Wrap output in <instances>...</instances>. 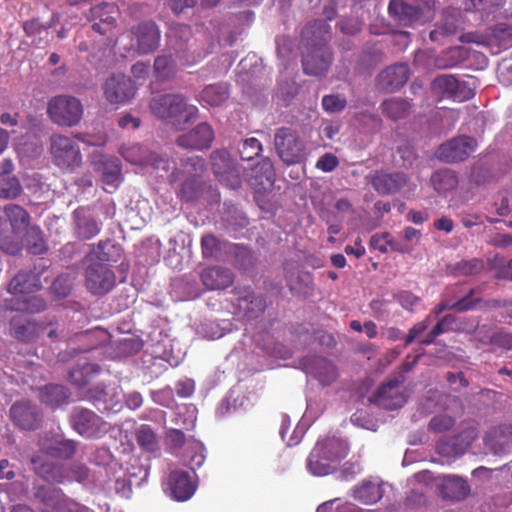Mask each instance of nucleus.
Here are the masks:
<instances>
[{
    "instance_id": "nucleus-1",
    "label": "nucleus",
    "mask_w": 512,
    "mask_h": 512,
    "mask_svg": "<svg viewBox=\"0 0 512 512\" xmlns=\"http://www.w3.org/2000/svg\"><path fill=\"white\" fill-rule=\"evenodd\" d=\"M77 449L74 440L67 439L60 434L40 441V448L31 458L33 470L41 478L48 482L63 483L67 479L62 465L49 460L48 457L69 459Z\"/></svg>"
},
{
    "instance_id": "nucleus-2",
    "label": "nucleus",
    "mask_w": 512,
    "mask_h": 512,
    "mask_svg": "<svg viewBox=\"0 0 512 512\" xmlns=\"http://www.w3.org/2000/svg\"><path fill=\"white\" fill-rule=\"evenodd\" d=\"M304 50L302 65L306 74L320 76L331 64V53L326 43L330 38V26L324 20H316L302 31Z\"/></svg>"
},
{
    "instance_id": "nucleus-3",
    "label": "nucleus",
    "mask_w": 512,
    "mask_h": 512,
    "mask_svg": "<svg viewBox=\"0 0 512 512\" xmlns=\"http://www.w3.org/2000/svg\"><path fill=\"white\" fill-rule=\"evenodd\" d=\"M150 110L157 118L166 120L171 125L180 128L195 119L198 108L189 104L181 94H163L155 96L150 101Z\"/></svg>"
},
{
    "instance_id": "nucleus-4",
    "label": "nucleus",
    "mask_w": 512,
    "mask_h": 512,
    "mask_svg": "<svg viewBox=\"0 0 512 512\" xmlns=\"http://www.w3.org/2000/svg\"><path fill=\"white\" fill-rule=\"evenodd\" d=\"M84 109L81 101L71 95H57L47 104V115L56 125L61 127H74L83 117Z\"/></svg>"
},
{
    "instance_id": "nucleus-5",
    "label": "nucleus",
    "mask_w": 512,
    "mask_h": 512,
    "mask_svg": "<svg viewBox=\"0 0 512 512\" xmlns=\"http://www.w3.org/2000/svg\"><path fill=\"white\" fill-rule=\"evenodd\" d=\"M419 4L410 5L403 0H391L388 6L389 15L403 26L424 24L433 17L436 0H418Z\"/></svg>"
},
{
    "instance_id": "nucleus-6",
    "label": "nucleus",
    "mask_w": 512,
    "mask_h": 512,
    "mask_svg": "<svg viewBox=\"0 0 512 512\" xmlns=\"http://www.w3.org/2000/svg\"><path fill=\"white\" fill-rule=\"evenodd\" d=\"M274 147L278 157L287 165L305 160L306 144L297 131L290 127H281L274 135Z\"/></svg>"
},
{
    "instance_id": "nucleus-7",
    "label": "nucleus",
    "mask_w": 512,
    "mask_h": 512,
    "mask_svg": "<svg viewBox=\"0 0 512 512\" xmlns=\"http://www.w3.org/2000/svg\"><path fill=\"white\" fill-rule=\"evenodd\" d=\"M50 152L55 165L61 168L74 169L82 161L77 142L68 136L55 134L50 138Z\"/></svg>"
},
{
    "instance_id": "nucleus-8",
    "label": "nucleus",
    "mask_w": 512,
    "mask_h": 512,
    "mask_svg": "<svg viewBox=\"0 0 512 512\" xmlns=\"http://www.w3.org/2000/svg\"><path fill=\"white\" fill-rule=\"evenodd\" d=\"M431 88L435 94L458 102L466 101L474 96V80H461L451 74H442L436 77Z\"/></svg>"
},
{
    "instance_id": "nucleus-9",
    "label": "nucleus",
    "mask_w": 512,
    "mask_h": 512,
    "mask_svg": "<svg viewBox=\"0 0 512 512\" xmlns=\"http://www.w3.org/2000/svg\"><path fill=\"white\" fill-rule=\"evenodd\" d=\"M126 39H130L131 50L147 54L158 48L160 31L153 22H144L132 28L129 34L121 36L118 41L124 44Z\"/></svg>"
},
{
    "instance_id": "nucleus-10",
    "label": "nucleus",
    "mask_w": 512,
    "mask_h": 512,
    "mask_svg": "<svg viewBox=\"0 0 512 512\" xmlns=\"http://www.w3.org/2000/svg\"><path fill=\"white\" fill-rule=\"evenodd\" d=\"M73 429L85 438H100L105 435L110 425L93 411L75 408L71 415Z\"/></svg>"
},
{
    "instance_id": "nucleus-11",
    "label": "nucleus",
    "mask_w": 512,
    "mask_h": 512,
    "mask_svg": "<svg viewBox=\"0 0 512 512\" xmlns=\"http://www.w3.org/2000/svg\"><path fill=\"white\" fill-rule=\"evenodd\" d=\"M88 261L89 264L85 271V284L87 289L97 295L107 293L116 283V277L113 271L104 262H92V259Z\"/></svg>"
},
{
    "instance_id": "nucleus-12",
    "label": "nucleus",
    "mask_w": 512,
    "mask_h": 512,
    "mask_svg": "<svg viewBox=\"0 0 512 512\" xmlns=\"http://www.w3.org/2000/svg\"><path fill=\"white\" fill-rule=\"evenodd\" d=\"M467 57L468 52L464 47L455 46L445 50L434 60L430 58L428 52L419 51L415 55L414 63L416 66L423 67L424 69H431L432 67L447 69L455 67L465 61Z\"/></svg>"
},
{
    "instance_id": "nucleus-13",
    "label": "nucleus",
    "mask_w": 512,
    "mask_h": 512,
    "mask_svg": "<svg viewBox=\"0 0 512 512\" xmlns=\"http://www.w3.org/2000/svg\"><path fill=\"white\" fill-rule=\"evenodd\" d=\"M104 96L110 104H125L136 94V86L124 74L111 75L103 85Z\"/></svg>"
},
{
    "instance_id": "nucleus-14",
    "label": "nucleus",
    "mask_w": 512,
    "mask_h": 512,
    "mask_svg": "<svg viewBox=\"0 0 512 512\" xmlns=\"http://www.w3.org/2000/svg\"><path fill=\"white\" fill-rule=\"evenodd\" d=\"M35 496L46 506L43 512H91L85 507L69 503L58 488L50 486L39 487Z\"/></svg>"
},
{
    "instance_id": "nucleus-15",
    "label": "nucleus",
    "mask_w": 512,
    "mask_h": 512,
    "mask_svg": "<svg viewBox=\"0 0 512 512\" xmlns=\"http://www.w3.org/2000/svg\"><path fill=\"white\" fill-rule=\"evenodd\" d=\"M211 164L215 176L225 186L236 189L240 186V173L233 164L226 150L215 151L211 154Z\"/></svg>"
},
{
    "instance_id": "nucleus-16",
    "label": "nucleus",
    "mask_w": 512,
    "mask_h": 512,
    "mask_svg": "<svg viewBox=\"0 0 512 512\" xmlns=\"http://www.w3.org/2000/svg\"><path fill=\"white\" fill-rule=\"evenodd\" d=\"M407 399L405 388L399 379L383 384L373 396V401L380 407L387 410H394L402 407Z\"/></svg>"
},
{
    "instance_id": "nucleus-17",
    "label": "nucleus",
    "mask_w": 512,
    "mask_h": 512,
    "mask_svg": "<svg viewBox=\"0 0 512 512\" xmlns=\"http://www.w3.org/2000/svg\"><path fill=\"white\" fill-rule=\"evenodd\" d=\"M476 149V141L468 136L456 137L437 150V157L446 162H456L466 159Z\"/></svg>"
},
{
    "instance_id": "nucleus-18",
    "label": "nucleus",
    "mask_w": 512,
    "mask_h": 512,
    "mask_svg": "<svg viewBox=\"0 0 512 512\" xmlns=\"http://www.w3.org/2000/svg\"><path fill=\"white\" fill-rule=\"evenodd\" d=\"M487 453L507 454L512 451V425H501L490 429L483 438Z\"/></svg>"
},
{
    "instance_id": "nucleus-19",
    "label": "nucleus",
    "mask_w": 512,
    "mask_h": 512,
    "mask_svg": "<svg viewBox=\"0 0 512 512\" xmlns=\"http://www.w3.org/2000/svg\"><path fill=\"white\" fill-rule=\"evenodd\" d=\"M302 366L308 376L317 379L323 386L330 385L338 376L335 365L322 357H307L303 359Z\"/></svg>"
},
{
    "instance_id": "nucleus-20",
    "label": "nucleus",
    "mask_w": 512,
    "mask_h": 512,
    "mask_svg": "<svg viewBox=\"0 0 512 512\" xmlns=\"http://www.w3.org/2000/svg\"><path fill=\"white\" fill-rule=\"evenodd\" d=\"M122 157L134 165H152L156 169H166L167 162L152 154L148 149L137 143L125 144L120 148Z\"/></svg>"
},
{
    "instance_id": "nucleus-21",
    "label": "nucleus",
    "mask_w": 512,
    "mask_h": 512,
    "mask_svg": "<svg viewBox=\"0 0 512 512\" xmlns=\"http://www.w3.org/2000/svg\"><path fill=\"white\" fill-rule=\"evenodd\" d=\"M214 140V131L207 123H200L177 139L180 147L194 150L207 149Z\"/></svg>"
},
{
    "instance_id": "nucleus-22",
    "label": "nucleus",
    "mask_w": 512,
    "mask_h": 512,
    "mask_svg": "<svg viewBox=\"0 0 512 512\" xmlns=\"http://www.w3.org/2000/svg\"><path fill=\"white\" fill-rule=\"evenodd\" d=\"M409 78V68L404 63L391 65L381 71L377 77V83L381 90L393 92L401 88Z\"/></svg>"
},
{
    "instance_id": "nucleus-23",
    "label": "nucleus",
    "mask_w": 512,
    "mask_h": 512,
    "mask_svg": "<svg viewBox=\"0 0 512 512\" xmlns=\"http://www.w3.org/2000/svg\"><path fill=\"white\" fill-rule=\"evenodd\" d=\"M94 169L101 175L104 189L111 193L121 182V164L115 157H106L93 163Z\"/></svg>"
},
{
    "instance_id": "nucleus-24",
    "label": "nucleus",
    "mask_w": 512,
    "mask_h": 512,
    "mask_svg": "<svg viewBox=\"0 0 512 512\" xmlns=\"http://www.w3.org/2000/svg\"><path fill=\"white\" fill-rule=\"evenodd\" d=\"M167 486L170 496L176 501L190 499L196 490V486L190 479L189 474L182 470H174L170 473Z\"/></svg>"
},
{
    "instance_id": "nucleus-25",
    "label": "nucleus",
    "mask_w": 512,
    "mask_h": 512,
    "mask_svg": "<svg viewBox=\"0 0 512 512\" xmlns=\"http://www.w3.org/2000/svg\"><path fill=\"white\" fill-rule=\"evenodd\" d=\"M370 177L372 186L380 194L396 193L407 184V177L398 172L387 173L377 171Z\"/></svg>"
},
{
    "instance_id": "nucleus-26",
    "label": "nucleus",
    "mask_w": 512,
    "mask_h": 512,
    "mask_svg": "<svg viewBox=\"0 0 512 512\" xmlns=\"http://www.w3.org/2000/svg\"><path fill=\"white\" fill-rule=\"evenodd\" d=\"M118 9L114 4L103 3L91 9V18L94 21L93 29L100 34H106L114 26Z\"/></svg>"
},
{
    "instance_id": "nucleus-27",
    "label": "nucleus",
    "mask_w": 512,
    "mask_h": 512,
    "mask_svg": "<svg viewBox=\"0 0 512 512\" xmlns=\"http://www.w3.org/2000/svg\"><path fill=\"white\" fill-rule=\"evenodd\" d=\"M13 422L24 430H32L38 422V412L35 405L28 402L15 403L10 408Z\"/></svg>"
},
{
    "instance_id": "nucleus-28",
    "label": "nucleus",
    "mask_w": 512,
    "mask_h": 512,
    "mask_svg": "<svg viewBox=\"0 0 512 512\" xmlns=\"http://www.w3.org/2000/svg\"><path fill=\"white\" fill-rule=\"evenodd\" d=\"M11 333L21 341H32L45 328L35 320L28 319L22 315L15 316L11 320Z\"/></svg>"
},
{
    "instance_id": "nucleus-29",
    "label": "nucleus",
    "mask_w": 512,
    "mask_h": 512,
    "mask_svg": "<svg viewBox=\"0 0 512 512\" xmlns=\"http://www.w3.org/2000/svg\"><path fill=\"white\" fill-rule=\"evenodd\" d=\"M382 483L373 478L364 480L353 488V497L363 504H373L383 497Z\"/></svg>"
},
{
    "instance_id": "nucleus-30",
    "label": "nucleus",
    "mask_w": 512,
    "mask_h": 512,
    "mask_svg": "<svg viewBox=\"0 0 512 512\" xmlns=\"http://www.w3.org/2000/svg\"><path fill=\"white\" fill-rule=\"evenodd\" d=\"M316 445H321V452H323L327 459L335 458L332 460L336 467L348 454L347 441L337 436H328L320 439Z\"/></svg>"
},
{
    "instance_id": "nucleus-31",
    "label": "nucleus",
    "mask_w": 512,
    "mask_h": 512,
    "mask_svg": "<svg viewBox=\"0 0 512 512\" xmlns=\"http://www.w3.org/2000/svg\"><path fill=\"white\" fill-rule=\"evenodd\" d=\"M201 279L203 284L210 290L223 289L232 284L233 274L226 268L211 267L202 272Z\"/></svg>"
},
{
    "instance_id": "nucleus-32",
    "label": "nucleus",
    "mask_w": 512,
    "mask_h": 512,
    "mask_svg": "<svg viewBox=\"0 0 512 512\" xmlns=\"http://www.w3.org/2000/svg\"><path fill=\"white\" fill-rule=\"evenodd\" d=\"M332 459H327L321 452V445H315L307 459V469L315 476L328 475L337 468Z\"/></svg>"
},
{
    "instance_id": "nucleus-33",
    "label": "nucleus",
    "mask_w": 512,
    "mask_h": 512,
    "mask_svg": "<svg viewBox=\"0 0 512 512\" xmlns=\"http://www.w3.org/2000/svg\"><path fill=\"white\" fill-rule=\"evenodd\" d=\"M39 277L31 272H19L9 283L8 291L11 294H28L40 289Z\"/></svg>"
},
{
    "instance_id": "nucleus-34",
    "label": "nucleus",
    "mask_w": 512,
    "mask_h": 512,
    "mask_svg": "<svg viewBox=\"0 0 512 512\" xmlns=\"http://www.w3.org/2000/svg\"><path fill=\"white\" fill-rule=\"evenodd\" d=\"M275 180V170L269 159H264L258 163L252 171V185L259 186L261 189H269Z\"/></svg>"
},
{
    "instance_id": "nucleus-35",
    "label": "nucleus",
    "mask_w": 512,
    "mask_h": 512,
    "mask_svg": "<svg viewBox=\"0 0 512 512\" xmlns=\"http://www.w3.org/2000/svg\"><path fill=\"white\" fill-rule=\"evenodd\" d=\"M381 108L383 114L392 120L404 118L409 115L411 111V105L407 100L396 97L383 101Z\"/></svg>"
},
{
    "instance_id": "nucleus-36",
    "label": "nucleus",
    "mask_w": 512,
    "mask_h": 512,
    "mask_svg": "<svg viewBox=\"0 0 512 512\" xmlns=\"http://www.w3.org/2000/svg\"><path fill=\"white\" fill-rule=\"evenodd\" d=\"M39 397L45 405L55 407L64 403L68 399L69 393L61 385H47L40 389Z\"/></svg>"
},
{
    "instance_id": "nucleus-37",
    "label": "nucleus",
    "mask_w": 512,
    "mask_h": 512,
    "mask_svg": "<svg viewBox=\"0 0 512 512\" xmlns=\"http://www.w3.org/2000/svg\"><path fill=\"white\" fill-rule=\"evenodd\" d=\"M228 97L229 89L225 83L208 85L201 93V99L211 106L222 105Z\"/></svg>"
},
{
    "instance_id": "nucleus-38",
    "label": "nucleus",
    "mask_w": 512,
    "mask_h": 512,
    "mask_svg": "<svg viewBox=\"0 0 512 512\" xmlns=\"http://www.w3.org/2000/svg\"><path fill=\"white\" fill-rule=\"evenodd\" d=\"M370 245L373 249L381 253H386L389 250L401 254L408 252L410 249L399 245V241L393 239L389 233L375 234L370 239Z\"/></svg>"
},
{
    "instance_id": "nucleus-39",
    "label": "nucleus",
    "mask_w": 512,
    "mask_h": 512,
    "mask_svg": "<svg viewBox=\"0 0 512 512\" xmlns=\"http://www.w3.org/2000/svg\"><path fill=\"white\" fill-rule=\"evenodd\" d=\"M107 339L108 334L106 331L100 328L88 330L76 336V342H79L83 345V347L80 349L81 351L97 348L99 345L106 342Z\"/></svg>"
},
{
    "instance_id": "nucleus-40",
    "label": "nucleus",
    "mask_w": 512,
    "mask_h": 512,
    "mask_svg": "<svg viewBox=\"0 0 512 512\" xmlns=\"http://www.w3.org/2000/svg\"><path fill=\"white\" fill-rule=\"evenodd\" d=\"M4 213L14 231L24 230L29 224L28 213L18 205L10 204L5 206Z\"/></svg>"
},
{
    "instance_id": "nucleus-41",
    "label": "nucleus",
    "mask_w": 512,
    "mask_h": 512,
    "mask_svg": "<svg viewBox=\"0 0 512 512\" xmlns=\"http://www.w3.org/2000/svg\"><path fill=\"white\" fill-rule=\"evenodd\" d=\"M81 214V210L75 211L77 234L82 239H91L100 232V224L96 220Z\"/></svg>"
},
{
    "instance_id": "nucleus-42",
    "label": "nucleus",
    "mask_w": 512,
    "mask_h": 512,
    "mask_svg": "<svg viewBox=\"0 0 512 512\" xmlns=\"http://www.w3.org/2000/svg\"><path fill=\"white\" fill-rule=\"evenodd\" d=\"M431 183L437 192L442 193L454 189L458 184V180L453 171L444 169L436 171L431 176Z\"/></svg>"
},
{
    "instance_id": "nucleus-43",
    "label": "nucleus",
    "mask_w": 512,
    "mask_h": 512,
    "mask_svg": "<svg viewBox=\"0 0 512 512\" xmlns=\"http://www.w3.org/2000/svg\"><path fill=\"white\" fill-rule=\"evenodd\" d=\"M100 372V367L94 363H86L70 372L71 382L79 387L86 385L90 379Z\"/></svg>"
},
{
    "instance_id": "nucleus-44",
    "label": "nucleus",
    "mask_w": 512,
    "mask_h": 512,
    "mask_svg": "<svg viewBox=\"0 0 512 512\" xmlns=\"http://www.w3.org/2000/svg\"><path fill=\"white\" fill-rule=\"evenodd\" d=\"M239 308L244 311L248 318H255L265 309V302L260 296L248 294L239 299Z\"/></svg>"
},
{
    "instance_id": "nucleus-45",
    "label": "nucleus",
    "mask_w": 512,
    "mask_h": 512,
    "mask_svg": "<svg viewBox=\"0 0 512 512\" xmlns=\"http://www.w3.org/2000/svg\"><path fill=\"white\" fill-rule=\"evenodd\" d=\"M447 496L454 499H462L469 493L467 482L458 476H447L444 480Z\"/></svg>"
},
{
    "instance_id": "nucleus-46",
    "label": "nucleus",
    "mask_w": 512,
    "mask_h": 512,
    "mask_svg": "<svg viewBox=\"0 0 512 512\" xmlns=\"http://www.w3.org/2000/svg\"><path fill=\"white\" fill-rule=\"evenodd\" d=\"M138 444L147 452H155L158 449V440L149 425H141L136 431Z\"/></svg>"
},
{
    "instance_id": "nucleus-47",
    "label": "nucleus",
    "mask_w": 512,
    "mask_h": 512,
    "mask_svg": "<svg viewBox=\"0 0 512 512\" xmlns=\"http://www.w3.org/2000/svg\"><path fill=\"white\" fill-rule=\"evenodd\" d=\"M507 0H466L467 10H477L487 15L503 7Z\"/></svg>"
},
{
    "instance_id": "nucleus-48",
    "label": "nucleus",
    "mask_w": 512,
    "mask_h": 512,
    "mask_svg": "<svg viewBox=\"0 0 512 512\" xmlns=\"http://www.w3.org/2000/svg\"><path fill=\"white\" fill-rule=\"evenodd\" d=\"M154 73L159 80H167L175 73V63L168 56H158L154 62Z\"/></svg>"
},
{
    "instance_id": "nucleus-49",
    "label": "nucleus",
    "mask_w": 512,
    "mask_h": 512,
    "mask_svg": "<svg viewBox=\"0 0 512 512\" xmlns=\"http://www.w3.org/2000/svg\"><path fill=\"white\" fill-rule=\"evenodd\" d=\"M477 432L474 428H469L461 432L452 440L453 451L455 454L464 453L471 443L475 440Z\"/></svg>"
},
{
    "instance_id": "nucleus-50",
    "label": "nucleus",
    "mask_w": 512,
    "mask_h": 512,
    "mask_svg": "<svg viewBox=\"0 0 512 512\" xmlns=\"http://www.w3.org/2000/svg\"><path fill=\"white\" fill-rule=\"evenodd\" d=\"M262 151V145L258 139L252 137L245 139L239 146V154L242 160L250 161Z\"/></svg>"
},
{
    "instance_id": "nucleus-51",
    "label": "nucleus",
    "mask_w": 512,
    "mask_h": 512,
    "mask_svg": "<svg viewBox=\"0 0 512 512\" xmlns=\"http://www.w3.org/2000/svg\"><path fill=\"white\" fill-rule=\"evenodd\" d=\"M21 192V186L15 177L0 176V197L15 198Z\"/></svg>"
},
{
    "instance_id": "nucleus-52",
    "label": "nucleus",
    "mask_w": 512,
    "mask_h": 512,
    "mask_svg": "<svg viewBox=\"0 0 512 512\" xmlns=\"http://www.w3.org/2000/svg\"><path fill=\"white\" fill-rule=\"evenodd\" d=\"M483 268L482 261L478 259L466 260L457 263L451 273L454 275H472L478 273Z\"/></svg>"
},
{
    "instance_id": "nucleus-53",
    "label": "nucleus",
    "mask_w": 512,
    "mask_h": 512,
    "mask_svg": "<svg viewBox=\"0 0 512 512\" xmlns=\"http://www.w3.org/2000/svg\"><path fill=\"white\" fill-rule=\"evenodd\" d=\"M455 328V318L452 316H446L441 321L437 323V325L432 329L427 338L421 340V343L428 345L432 343V341L442 333L452 330Z\"/></svg>"
},
{
    "instance_id": "nucleus-54",
    "label": "nucleus",
    "mask_w": 512,
    "mask_h": 512,
    "mask_svg": "<svg viewBox=\"0 0 512 512\" xmlns=\"http://www.w3.org/2000/svg\"><path fill=\"white\" fill-rule=\"evenodd\" d=\"M347 101L341 95H325L322 99V106L329 113L341 112L346 107Z\"/></svg>"
},
{
    "instance_id": "nucleus-55",
    "label": "nucleus",
    "mask_w": 512,
    "mask_h": 512,
    "mask_svg": "<svg viewBox=\"0 0 512 512\" xmlns=\"http://www.w3.org/2000/svg\"><path fill=\"white\" fill-rule=\"evenodd\" d=\"M421 231L413 227H406L403 230V241H399L400 246L409 248L410 250L405 254L411 253L415 246L420 242Z\"/></svg>"
},
{
    "instance_id": "nucleus-56",
    "label": "nucleus",
    "mask_w": 512,
    "mask_h": 512,
    "mask_svg": "<svg viewBox=\"0 0 512 512\" xmlns=\"http://www.w3.org/2000/svg\"><path fill=\"white\" fill-rule=\"evenodd\" d=\"M46 304L44 300L38 296H23L21 306L17 309L23 310L29 313H35L43 310Z\"/></svg>"
},
{
    "instance_id": "nucleus-57",
    "label": "nucleus",
    "mask_w": 512,
    "mask_h": 512,
    "mask_svg": "<svg viewBox=\"0 0 512 512\" xmlns=\"http://www.w3.org/2000/svg\"><path fill=\"white\" fill-rule=\"evenodd\" d=\"M190 448L194 454L186 461V464L194 470L201 467L205 461L204 447L200 442H192Z\"/></svg>"
},
{
    "instance_id": "nucleus-58",
    "label": "nucleus",
    "mask_w": 512,
    "mask_h": 512,
    "mask_svg": "<svg viewBox=\"0 0 512 512\" xmlns=\"http://www.w3.org/2000/svg\"><path fill=\"white\" fill-rule=\"evenodd\" d=\"M455 423L454 417L443 414L433 417L430 421V428L435 432H444L450 429Z\"/></svg>"
},
{
    "instance_id": "nucleus-59",
    "label": "nucleus",
    "mask_w": 512,
    "mask_h": 512,
    "mask_svg": "<svg viewBox=\"0 0 512 512\" xmlns=\"http://www.w3.org/2000/svg\"><path fill=\"white\" fill-rule=\"evenodd\" d=\"M339 165V159L332 153H325L316 162L315 167L322 172H332Z\"/></svg>"
},
{
    "instance_id": "nucleus-60",
    "label": "nucleus",
    "mask_w": 512,
    "mask_h": 512,
    "mask_svg": "<svg viewBox=\"0 0 512 512\" xmlns=\"http://www.w3.org/2000/svg\"><path fill=\"white\" fill-rule=\"evenodd\" d=\"M27 242L33 254H41L46 250L45 243L37 229L30 230Z\"/></svg>"
},
{
    "instance_id": "nucleus-61",
    "label": "nucleus",
    "mask_w": 512,
    "mask_h": 512,
    "mask_svg": "<svg viewBox=\"0 0 512 512\" xmlns=\"http://www.w3.org/2000/svg\"><path fill=\"white\" fill-rule=\"evenodd\" d=\"M472 308V302L468 299H461L455 303H442L435 307L434 313L436 316L445 310L455 309L459 312L466 311Z\"/></svg>"
},
{
    "instance_id": "nucleus-62",
    "label": "nucleus",
    "mask_w": 512,
    "mask_h": 512,
    "mask_svg": "<svg viewBox=\"0 0 512 512\" xmlns=\"http://www.w3.org/2000/svg\"><path fill=\"white\" fill-rule=\"evenodd\" d=\"M396 298L400 305L407 310H412L415 306H417L420 303L419 297L407 291H402L398 293Z\"/></svg>"
},
{
    "instance_id": "nucleus-63",
    "label": "nucleus",
    "mask_w": 512,
    "mask_h": 512,
    "mask_svg": "<svg viewBox=\"0 0 512 512\" xmlns=\"http://www.w3.org/2000/svg\"><path fill=\"white\" fill-rule=\"evenodd\" d=\"M131 486V480L127 479L126 475H123V477H118L115 480L114 488L116 493L119 494L121 497L129 498L132 492Z\"/></svg>"
},
{
    "instance_id": "nucleus-64",
    "label": "nucleus",
    "mask_w": 512,
    "mask_h": 512,
    "mask_svg": "<svg viewBox=\"0 0 512 512\" xmlns=\"http://www.w3.org/2000/svg\"><path fill=\"white\" fill-rule=\"evenodd\" d=\"M491 342L494 345L503 347L504 349H512V335L506 332H498L493 335Z\"/></svg>"
}]
</instances>
